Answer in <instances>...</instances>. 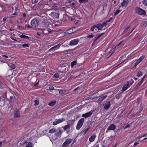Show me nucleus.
<instances>
[{
	"label": "nucleus",
	"instance_id": "obj_60",
	"mask_svg": "<svg viewBox=\"0 0 147 147\" xmlns=\"http://www.w3.org/2000/svg\"><path fill=\"white\" fill-rule=\"evenodd\" d=\"M100 25H101L102 27L103 28V27H104V26H106L105 24H104L103 23V22L102 23V24H100Z\"/></svg>",
	"mask_w": 147,
	"mask_h": 147
},
{
	"label": "nucleus",
	"instance_id": "obj_50",
	"mask_svg": "<svg viewBox=\"0 0 147 147\" xmlns=\"http://www.w3.org/2000/svg\"><path fill=\"white\" fill-rule=\"evenodd\" d=\"M49 88L51 90L54 89V87L50 85L49 86Z\"/></svg>",
	"mask_w": 147,
	"mask_h": 147
},
{
	"label": "nucleus",
	"instance_id": "obj_12",
	"mask_svg": "<svg viewBox=\"0 0 147 147\" xmlns=\"http://www.w3.org/2000/svg\"><path fill=\"white\" fill-rule=\"evenodd\" d=\"M107 96V95H105L100 98H99L96 101V102L98 103H100L101 102L105 99Z\"/></svg>",
	"mask_w": 147,
	"mask_h": 147
},
{
	"label": "nucleus",
	"instance_id": "obj_1",
	"mask_svg": "<svg viewBox=\"0 0 147 147\" xmlns=\"http://www.w3.org/2000/svg\"><path fill=\"white\" fill-rule=\"evenodd\" d=\"M135 12L139 15L144 16L146 15V12L145 10L139 7H136V8Z\"/></svg>",
	"mask_w": 147,
	"mask_h": 147
},
{
	"label": "nucleus",
	"instance_id": "obj_19",
	"mask_svg": "<svg viewBox=\"0 0 147 147\" xmlns=\"http://www.w3.org/2000/svg\"><path fill=\"white\" fill-rule=\"evenodd\" d=\"M56 102V100L51 101L48 104V105L50 106H53L55 105Z\"/></svg>",
	"mask_w": 147,
	"mask_h": 147
},
{
	"label": "nucleus",
	"instance_id": "obj_41",
	"mask_svg": "<svg viewBox=\"0 0 147 147\" xmlns=\"http://www.w3.org/2000/svg\"><path fill=\"white\" fill-rule=\"evenodd\" d=\"M143 3L145 5L147 6V0H144Z\"/></svg>",
	"mask_w": 147,
	"mask_h": 147
},
{
	"label": "nucleus",
	"instance_id": "obj_51",
	"mask_svg": "<svg viewBox=\"0 0 147 147\" xmlns=\"http://www.w3.org/2000/svg\"><path fill=\"white\" fill-rule=\"evenodd\" d=\"M141 62V61H140L139 60V59H138L137 61L136 62V65H138Z\"/></svg>",
	"mask_w": 147,
	"mask_h": 147
},
{
	"label": "nucleus",
	"instance_id": "obj_62",
	"mask_svg": "<svg viewBox=\"0 0 147 147\" xmlns=\"http://www.w3.org/2000/svg\"><path fill=\"white\" fill-rule=\"evenodd\" d=\"M139 143V142H136L134 144V146H135L137 144H138Z\"/></svg>",
	"mask_w": 147,
	"mask_h": 147
},
{
	"label": "nucleus",
	"instance_id": "obj_6",
	"mask_svg": "<svg viewBox=\"0 0 147 147\" xmlns=\"http://www.w3.org/2000/svg\"><path fill=\"white\" fill-rule=\"evenodd\" d=\"M129 82L127 81L124 84L122 89V91L124 92L130 86H129Z\"/></svg>",
	"mask_w": 147,
	"mask_h": 147
},
{
	"label": "nucleus",
	"instance_id": "obj_48",
	"mask_svg": "<svg viewBox=\"0 0 147 147\" xmlns=\"http://www.w3.org/2000/svg\"><path fill=\"white\" fill-rule=\"evenodd\" d=\"M11 67L12 69H15L16 68V65L14 64H12L11 65Z\"/></svg>",
	"mask_w": 147,
	"mask_h": 147
},
{
	"label": "nucleus",
	"instance_id": "obj_52",
	"mask_svg": "<svg viewBox=\"0 0 147 147\" xmlns=\"http://www.w3.org/2000/svg\"><path fill=\"white\" fill-rule=\"evenodd\" d=\"M113 19V18H110L109 20H106L107 22H110V21L112 20Z\"/></svg>",
	"mask_w": 147,
	"mask_h": 147
},
{
	"label": "nucleus",
	"instance_id": "obj_25",
	"mask_svg": "<svg viewBox=\"0 0 147 147\" xmlns=\"http://www.w3.org/2000/svg\"><path fill=\"white\" fill-rule=\"evenodd\" d=\"M59 44L56 45L55 46L53 47H52L51 49H50L49 50V51H52V50H53L57 48L58 47H59L58 48H59Z\"/></svg>",
	"mask_w": 147,
	"mask_h": 147
},
{
	"label": "nucleus",
	"instance_id": "obj_7",
	"mask_svg": "<svg viewBox=\"0 0 147 147\" xmlns=\"http://www.w3.org/2000/svg\"><path fill=\"white\" fill-rule=\"evenodd\" d=\"M65 120V119L63 118L59 119H56L55 121L53 122V124L54 125H56L57 124L59 123H61L63 122Z\"/></svg>",
	"mask_w": 147,
	"mask_h": 147
},
{
	"label": "nucleus",
	"instance_id": "obj_18",
	"mask_svg": "<svg viewBox=\"0 0 147 147\" xmlns=\"http://www.w3.org/2000/svg\"><path fill=\"white\" fill-rule=\"evenodd\" d=\"M51 32L50 29H48L47 30L44 29L42 31V32L44 34H47Z\"/></svg>",
	"mask_w": 147,
	"mask_h": 147
},
{
	"label": "nucleus",
	"instance_id": "obj_23",
	"mask_svg": "<svg viewBox=\"0 0 147 147\" xmlns=\"http://www.w3.org/2000/svg\"><path fill=\"white\" fill-rule=\"evenodd\" d=\"M56 132V130L55 128H52L49 130V132L50 134L55 133Z\"/></svg>",
	"mask_w": 147,
	"mask_h": 147
},
{
	"label": "nucleus",
	"instance_id": "obj_3",
	"mask_svg": "<svg viewBox=\"0 0 147 147\" xmlns=\"http://www.w3.org/2000/svg\"><path fill=\"white\" fill-rule=\"evenodd\" d=\"M49 15L54 18L58 19L59 17V12H51Z\"/></svg>",
	"mask_w": 147,
	"mask_h": 147
},
{
	"label": "nucleus",
	"instance_id": "obj_20",
	"mask_svg": "<svg viewBox=\"0 0 147 147\" xmlns=\"http://www.w3.org/2000/svg\"><path fill=\"white\" fill-rule=\"evenodd\" d=\"M96 28H97L99 30H102V27L100 24H99L96 25Z\"/></svg>",
	"mask_w": 147,
	"mask_h": 147
},
{
	"label": "nucleus",
	"instance_id": "obj_57",
	"mask_svg": "<svg viewBox=\"0 0 147 147\" xmlns=\"http://www.w3.org/2000/svg\"><path fill=\"white\" fill-rule=\"evenodd\" d=\"M0 44L2 45H4V42L3 40H1L0 42Z\"/></svg>",
	"mask_w": 147,
	"mask_h": 147
},
{
	"label": "nucleus",
	"instance_id": "obj_17",
	"mask_svg": "<svg viewBox=\"0 0 147 147\" xmlns=\"http://www.w3.org/2000/svg\"><path fill=\"white\" fill-rule=\"evenodd\" d=\"M111 105V104L110 102H108L106 103L104 106L105 109H108L110 107Z\"/></svg>",
	"mask_w": 147,
	"mask_h": 147
},
{
	"label": "nucleus",
	"instance_id": "obj_38",
	"mask_svg": "<svg viewBox=\"0 0 147 147\" xmlns=\"http://www.w3.org/2000/svg\"><path fill=\"white\" fill-rule=\"evenodd\" d=\"M59 76V73H56L54 75V76L55 78H58Z\"/></svg>",
	"mask_w": 147,
	"mask_h": 147
},
{
	"label": "nucleus",
	"instance_id": "obj_27",
	"mask_svg": "<svg viewBox=\"0 0 147 147\" xmlns=\"http://www.w3.org/2000/svg\"><path fill=\"white\" fill-rule=\"evenodd\" d=\"M82 125H81V124L78 123L76 127V129L78 130L80 129L82 127Z\"/></svg>",
	"mask_w": 147,
	"mask_h": 147
},
{
	"label": "nucleus",
	"instance_id": "obj_61",
	"mask_svg": "<svg viewBox=\"0 0 147 147\" xmlns=\"http://www.w3.org/2000/svg\"><path fill=\"white\" fill-rule=\"evenodd\" d=\"M11 39L12 40H13L14 41H17V40L16 39H14L13 37H11Z\"/></svg>",
	"mask_w": 147,
	"mask_h": 147
},
{
	"label": "nucleus",
	"instance_id": "obj_14",
	"mask_svg": "<svg viewBox=\"0 0 147 147\" xmlns=\"http://www.w3.org/2000/svg\"><path fill=\"white\" fill-rule=\"evenodd\" d=\"M96 137V135L95 134H94L92 135L89 138V141L90 142H93Z\"/></svg>",
	"mask_w": 147,
	"mask_h": 147
},
{
	"label": "nucleus",
	"instance_id": "obj_8",
	"mask_svg": "<svg viewBox=\"0 0 147 147\" xmlns=\"http://www.w3.org/2000/svg\"><path fill=\"white\" fill-rule=\"evenodd\" d=\"M79 40L78 39H74L71 40L70 42L69 45V46H73L76 45L78 43Z\"/></svg>",
	"mask_w": 147,
	"mask_h": 147
},
{
	"label": "nucleus",
	"instance_id": "obj_35",
	"mask_svg": "<svg viewBox=\"0 0 147 147\" xmlns=\"http://www.w3.org/2000/svg\"><path fill=\"white\" fill-rule=\"evenodd\" d=\"M142 75V71H140L137 73V76L138 77L141 76Z\"/></svg>",
	"mask_w": 147,
	"mask_h": 147
},
{
	"label": "nucleus",
	"instance_id": "obj_10",
	"mask_svg": "<svg viewBox=\"0 0 147 147\" xmlns=\"http://www.w3.org/2000/svg\"><path fill=\"white\" fill-rule=\"evenodd\" d=\"M116 128V126L114 124H112L107 128V130H114Z\"/></svg>",
	"mask_w": 147,
	"mask_h": 147
},
{
	"label": "nucleus",
	"instance_id": "obj_26",
	"mask_svg": "<svg viewBox=\"0 0 147 147\" xmlns=\"http://www.w3.org/2000/svg\"><path fill=\"white\" fill-rule=\"evenodd\" d=\"M14 117L15 118L18 117L20 116L19 113L18 111L16 112L14 114Z\"/></svg>",
	"mask_w": 147,
	"mask_h": 147
},
{
	"label": "nucleus",
	"instance_id": "obj_22",
	"mask_svg": "<svg viewBox=\"0 0 147 147\" xmlns=\"http://www.w3.org/2000/svg\"><path fill=\"white\" fill-rule=\"evenodd\" d=\"M84 121V118H82L79 120L78 123L81 124V125H83Z\"/></svg>",
	"mask_w": 147,
	"mask_h": 147
},
{
	"label": "nucleus",
	"instance_id": "obj_2",
	"mask_svg": "<svg viewBox=\"0 0 147 147\" xmlns=\"http://www.w3.org/2000/svg\"><path fill=\"white\" fill-rule=\"evenodd\" d=\"M39 21L38 19L35 18L32 20L30 22L31 25L32 27L36 28L37 27L39 24Z\"/></svg>",
	"mask_w": 147,
	"mask_h": 147
},
{
	"label": "nucleus",
	"instance_id": "obj_32",
	"mask_svg": "<svg viewBox=\"0 0 147 147\" xmlns=\"http://www.w3.org/2000/svg\"><path fill=\"white\" fill-rule=\"evenodd\" d=\"M57 22L58 23L56 24H55V26H60V25L61 24V23H62V21L61 20L60 21L59 20H58V21Z\"/></svg>",
	"mask_w": 147,
	"mask_h": 147
},
{
	"label": "nucleus",
	"instance_id": "obj_49",
	"mask_svg": "<svg viewBox=\"0 0 147 147\" xmlns=\"http://www.w3.org/2000/svg\"><path fill=\"white\" fill-rule=\"evenodd\" d=\"M134 82V81L132 79H131V81L130 84L129 83V86H131Z\"/></svg>",
	"mask_w": 147,
	"mask_h": 147
},
{
	"label": "nucleus",
	"instance_id": "obj_56",
	"mask_svg": "<svg viewBox=\"0 0 147 147\" xmlns=\"http://www.w3.org/2000/svg\"><path fill=\"white\" fill-rule=\"evenodd\" d=\"M103 23L104 24H105V26H106L107 25V21H104L103 22Z\"/></svg>",
	"mask_w": 147,
	"mask_h": 147
},
{
	"label": "nucleus",
	"instance_id": "obj_39",
	"mask_svg": "<svg viewBox=\"0 0 147 147\" xmlns=\"http://www.w3.org/2000/svg\"><path fill=\"white\" fill-rule=\"evenodd\" d=\"M120 11L119 10H117L116 11L114 12V14L115 16L117 15V14H118L120 12Z\"/></svg>",
	"mask_w": 147,
	"mask_h": 147
},
{
	"label": "nucleus",
	"instance_id": "obj_46",
	"mask_svg": "<svg viewBox=\"0 0 147 147\" xmlns=\"http://www.w3.org/2000/svg\"><path fill=\"white\" fill-rule=\"evenodd\" d=\"M94 36L93 35H88L86 36V38H92Z\"/></svg>",
	"mask_w": 147,
	"mask_h": 147
},
{
	"label": "nucleus",
	"instance_id": "obj_45",
	"mask_svg": "<svg viewBox=\"0 0 147 147\" xmlns=\"http://www.w3.org/2000/svg\"><path fill=\"white\" fill-rule=\"evenodd\" d=\"M34 102V105H37L39 104V101L37 100H35Z\"/></svg>",
	"mask_w": 147,
	"mask_h": 147
},
{
	"label": "nucleus",
	"instance_id": "obj_24",
	"mask_svg": "<svg viewBox=\"0 0 147 147\" xmlns=\"http://www.w3.org/2000/svg\"><path fill=\"white\" fill-rule=\"evenodd\" d=\"M90 127H87L82 132V133H83L85 135L86 133L88 131V130L89 129Z\"/></svg>",
	"mask_w": 147,
	"mask_h": 147
},
{
	"label": "nucleus",
	"instance_id": "obj_11",
	"mask_svg": "<svg viewBox=\"0 0 147 147\" xmlns=\"http://www.w3.org/2000/svg\"><path fill=\"white\" fill-rule=\"evenodd\" d=\"M129 1V0H124L121 4L122 7H126L127 6Z\"/></svg>",
	"mask_w": 147,
	"mask_h": 147
},
{
	"label": "nucleus",
	"instance_id": "obj_59",
	"mask_svg": "<svg viewBox=\"0 0 147 147\" xmlns=\"http://www.w3.org/2000/svg\"><path fill=\"white\" fill-rule=\"evenodd\" d=\"M2 56L3 57H5L6 58H8V56H7V55H3Z\"/></svg>",
	"mask_w": 147,
	"mask_h": 147
},
{
	"label": "nucleus",
	"instance_id": "obj_64",
	"mask_svg": "<svg viewBox=\"0 0 147 147\" xmlns=\"http://www.w3.org/2000/svg\"><path fill=\"white\" fill-rule=\"evenodd\" d=\"M6 19H7L6 18H3V20L4 22H5V21H6Z\"/></svg>",
	"mask_w": 147,
	"mask_h": 147
},
{
	"label": "nucleus",
	"instance_id": "obj_47",
	"mask_svg": "<svg viewBox=\"0 0 147 147\" xmlns=\"http://www.w3.org/2000/svg\"><path fill=\"white\" fill-rule=\"evenodd\" d=\"M143 25L145 27H147V21L144 22L143 23Z\"/></svg>",
	"mask_w": 147,
	"mask_h": 147
},
{
	"label": "nucleus",
	"instance_id": "obj_33",
	"mask_svg": "<svg viewBox=\"0 0 147 147\" xmlns=\"http://www.w3.org/2000/svg\"><path fill=\"white\" fill-rule=\"evenodd\" d=\"M79 1L80 3H86L88 2V0H78Z\"/></svg>",
	"mask_w": 147,
	"mask_h": 147
},
{
	"label": "nucleus",
	"instance_id": "obj_36",
	"mask_svg": "<svg viewBox=\"0 0 147 147\" xmlns=\"http://www.w3.org/2000/svg\"><path fill=\"white\" fill-rule=\"evenodd\" d=\"M107 6V4L106 3H104L102 5V6H103V9L104 10H106V7Z\"/></svg>",
	"mask_w": 147,
	"mask_h": 147
},
{
	"label": "nucleus",
	"instance_id": "obj_53",
	"mask_svg": "<svg viewBox=\"0 0 147 147\" xmlns=\"http://www.w3.org/2000/svg\"><path fill=\"white\" fill-rule=\"evenodd\" d=\"M113 19V18H110L109 20H106L107 22H110V21L112 20Z\"/></svg>",
	"mask_w": 147,
	"mask_h": 147
},
{
	"label": "nucleus",
	"instance_id": "obj_44",
	"mask_svg": "<svg viewBox=\"0 0 147 147\" xmlns=\"http://www.w3.org/2000/svg\"><path fill=\"white\" fill-rule=\"evenodd\" d=\"M16 14H17V13L16 12H15L14 13H13L11 14V15L10 16L9 18H12L14 17V16H13L14 15H16Z\"/></svg>",
	"mask_w": 147,
	"mask_h": 147
},
{
	"label": "nucleus",
	"instance_id": "obj_31",
	"mask_svg": "<svg viewBox=\"0 0 147 147\" xmlns=\"http://www.w3.org/2000/svg\"><path fill=\"white\" fill-rule=\"evenodd\" d=\"M59 93L60 94H63L65 93V90H59Z\"/></svg>",
	"mask_w": 147,
	"mask_h": 147
},
{
	"label": "nucleus",
	"instance_id": "obj_15",
	"mask_svg": "<svg viewBox=\"0 0 147 147\" xmlns=\"http://www.w3.org/2000/svg\"><path fill=\"white\" fill-rule=\"evenodd\" d=\"M70 127V124L67 123V125H65L64 127H63L64 131H66L67 129H69Z\"/></svg>",
	"mask_w": 147,
	"mask_h": 147
},
{
	"label": "nucleus",
	"instance_id": "obj_58",
	"mask_svg": "<svg viewBox=\"0 0 147 147\" xmlns=\"http://www.w3.org/2000/svg\"><path fill=\"white\" fill-rule=\"evenodd\" d=\"M145 136L146 137V138H144L143 139V140H146V139H147V134H146L145 135H144L142 137H145Z\"/></svg>",
	"mask_w": 147,
	"mask_h": 147
},
{
	"label": "nucleus",
	"instance_id": "obj_42",
	"mask_svg": "<svg viewBox=\"0 0 147 147\" xmlns=\"http://www.w3.org/2000/svg\"><path fill=\"white\" fill-rule=\"evenodd\" d=\"M96 28V25H94L92 27H91V29H90V30H91L92 31H94V29H95V28Z\"/></svg>",
	"mask_w": 147,
	"mask_h": 147
},
{
	"label": "nucleus",
	"instance_id": "obj_4",
	"mask_svg": "<svg viewBox=\"0 0 147 147\" xmlns=\"http://www.w3.org/2000/svg\"><path fill=\"white\" fill-rule=\"evenodd\" d=\"M77 29L76 27H72L71 28L69 29L67 31V33L69 34H73L75 32Z\"/></svg>",
	"mask_w": 147,
	"mask_h": 147
},
{
	"label": "nucleus",
	"instance_id": "obj_37",
	"mask_svg": "<svg viewBox=\"0 0 147 147\" xmlns=\"http://www.w3.org/2000/svg\"><path fill=\"white\" fill-rule=\"evenodd\" d=\"M104 33H102L101 34H99L96 38L95 40H98V38H99L102 35H103L104 34Z\"/></svg>",
	"mask_w": 147,
	"mask_h": 147
},
{
	"label": "nucleus",
	"instance_id": "obj_29",
	"mask_svg": "<svg viewBox=\"0 0 147 147\" xmlns=\"http://www.w3.org/2000/svg\"><path fill=\"white\" fill-rule=\"evenodd\" d=\"M76 61H72L71 63V67H73L75 65H76Z\"/></svg>",
	"mask_w": 147,
	"mask_h": 147
},
{
	"label": "nucleus",
	"instance_id": "obj_9",
	"mask_svg": "<svg viewBox=\"0 0 147 147\" xmlns=\"http://www.w3.org/2000/svg\"><path fill=\"white\" fill-rule=\"evenodd\" d=\"M92 113L93 111H91L89 112L82 114V116L83 117L86 118L90 117L92 115Z\"/></svg>",
	"mask_w": 147,
	"mask_h": 147
},
{
	"label": "nucleus",
	"instance_id": "obj_63",
	"mask_svg": "<svg viewBox=\"0 0 147 147\" xmlns=\"http://www.w3.org/2000/svg\"><path fill=\"white\" fill-rule=\"evenodd\" d=\"M23 16L24 18H25L26 17V14L24 13L23 14Z\"/></svg>",
	"mask_w": 147,
	"mask_h": 147
},
{
	"label": "nucleus",
	"instance_id": "obj_13",
	"mask_svg": "<svg viewBox=\"0 0 147 147\" xmlns=\"http://www.w3.org/2000/svg\"><path fill=\"white\" fill-rule=\"evenodd\" d=\"M62 133L60 129H58L56 130V132H55V135L57 137H60Z\"/></svg>",
	"mask_w": 147,
	"mask_h": 147
},
{
	"label": "nucleus",
	"instance_id": "obj_34",
	"mask_svg": "<svg viewBox=\"0 0 147 147\" xmlns=\"http://www.w3.org/2000/svg\"><path fill=\"white\" fill-rule=\"evenodd\" d=\"M32 143L29 142L28 144L26 145V147H32Z\"/></svg>",
	"mask_w": 147,
	"mask_h": 147
},
{
	"label": "nucleus",
	"instance_id": "obj_5",
	"mask_svg": "<svg viewBox=\"0 0 147 147\" xmlns=\"http://www.w3.org/2000/svg\"><path fill=\"white\" fill-rule=\"evenodd\" d=\"M72 142V140L71 138L67 139L62 145V147H66L68 146Z\"/></svg>",
	"mask_w": 147,
	"mask_h": 147
},
{
	"label": "nucleus",
	"instance_id": "obj_55",
	"mask_svg": "<svg viewBox=\"0 0 147 147\" xmlns=\"http://www.w3.org/2000/svg\"><path fill=\"white\" fill-rule=\"evenodd\" d=\"M146 74H146L143 77V78H142V79L141 80H142L143 81H144V78H145L146 76Z\"/></svg>",
	"mask_w": 147,
	"mask_h": 147
},
{
	"label": "nucleus",
	"instance_id": "obj_21",
	"mask_svg": "<svg viewBox=\"0 0 147 147\" xmlns=\"http://www.w3.org/2000/svg\"><path fill=\"white\" fill-rule=\"evenodd\" d=\"M84 121V118H82L79 120L78 123L81 124V125H83Z\"/></svg>",
	"mask_w": 147,
	"mask_h": 147
},
{
	"label": "nucleus",
	"instance_id": "obj_28",
	"mask_svg": "<svg viewBox=\"0 0 147 147\" xmlns=\"http://www.w3.org/2000/svg\"><path fill=\"white\" fill-rule=\"evenodd\" d=\"M20 37L22 38H26L28 39H29V38H30L28 36H26L23 34H22L20 36Z\"/></svg>",
	"mask_w": 147,
	"mask_h": 147
},
{
	"label": "nucleus",
	"instance_id": "obj_40",
	"mask_svg": "<svg viewBox=\"0 0 147 147\" xmlns=\"http://www.w3.org/2000/svg\"><path fill=\"white\" fill-rule=\"evenodd\" d=\"M145 57V56L144 55L140 57L139 58V60L141 61Z\"/></svg>",
	"mask_w": 147,
	"mask_h": 147
},
{
	"label": "nucleus",
	"instance_id": "obj_54",
	"mask_svg": "<svg viewBox=\"0 0 147 147\" xmlns=\"http://www.w3.org/2000/svg\"><path fill=\"white\" fill-rule=\"evenodd\" d=\"M113 19V18H110L109 20H106L107 22H110V21L112 20Z\"/></svg>",
	"mask_w": 147,
	"mask_h": 147
},
{
	"label": "nucleus",
	"instance_id": "obj_16",
	"mask_svg": "<svg viewBox=\"0 0 147 147\" xmlns=\"http://www.w3.org/2000/svg\"><path fill=\"white\" fill-rule=\"evenodd\" d=\"M144 81L141 80V81L138 82L137 84L134 87V89H137L138 88H139L140 86L142 84Z\"/></svg>",
	"mask_w": 147,
	"mask_h": 147
},
{
	"label": "nucleus",
	"instance_id": "obj_30",
	"mask_svg": "<svg viewBox=\"0 0 147 147\" xmlns=\"http://www.w3.org/2000/svg\"><path fill=\"white\" fill-rule=\"evenodd\" d=\"M19 46L21 47L22 46L24 47H29V45L28 44H20L19 45Z\"/></svg>",
	"mask_w": 147,
	"mask_h": 147
},
{
	"label": "nucleus",
	"instance_id": "obj_43",
	"mask_svg": "<svg viewBox=\"0 0 147 147\" xmlns=\"http://www.w3.org/2000/svg\"><path fill=\"white\" fill-rule=\"evenodd\" d=\"M132 123H130L129 124H127V125L124 128V129H126L129 128L130 127V125Z\"/></svg>",
	"mask_w": 147,
	"mask_h": 147
}]
</instances>
